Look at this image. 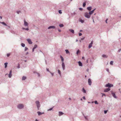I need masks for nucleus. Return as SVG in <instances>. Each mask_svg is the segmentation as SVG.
<instances>
[{"label": "nucleus", "instance_id": "obj_4", "mask_svg": "<svg viewBox=\"0 0 121 121\" xmlns=\"http://www.w3.org/2000/svg\"><path fill=\"white\" fill-rule=\"evenodd\" d=\"M113 86V85L108 83V84L106 85L105 86L106 87H111Z\"/></svg>", "mask_w": 121, "mask_h": 121}, {"label": "nucleus", "instance_id": "obj_10", "mask_svg": "<svg viewBox=\"0 0 121 121\" xmlns=\"http://www.w3.org/2000/svg\"><path fill=\"white\" fill-rule=\"evenodd\" d=\"M88 83L89 85H91V81L90 79H89L88 80Z\"/></svg>", "mask_w": 121, "mask_h": 121}, {"label": "nucleus", "instance_id": "obj_40", "mask_svg": "<svg viewBox=\"0 0 121 121\" xmlns=\"http://www.w3.org/2000/svg\"><path fill=\"white\" fill-rule=\"evenodd\" d=\"M20 12H21L20 11H17V13L18 14H19Z\"/></svg>", "mask_w": 121, "mask_h": 121}, {"label": "nucleus", "instance_id": "obj_19", "mask_svg": "<svg viewBox=\"0 0 121 121\" xmlns=\"http://www.w3.org/2000/svg\"><path fill=\"white\" fill-rule=\"evenodd\" d=\"M69 31H70L73 34L74 33V31L73 30L70 29L69 30Z\"/></svg>", "mask_w": 121, "mask_h": 121}, {"label": "nucleus", "instance_id": "obj_38", "mask_svg": "<svg viewBox=\"0 0 121 121\" xmlns=\"http://www.w3.org/2000/svg\"><path fill=\"white\" fill-rule=\"evenodd\" d=\"M17 68L18 69H19L20 68V65L19 64H18V65L17 66Z\"/></svg>", "mask_w": 121, "mask_h": 121}, {"label": "nucleus", "instance_id": "obj_27", "mask_svg": "<svg viewBox=\"0 0 121 121\" xmlns=\"http://www.w3.org/2000/svg\"><path fill=\"white\" fill-rule=\"evenodd\" d=\"M59 26L60 27H62L64 26V25L63 24H60Z\"/></svg>", "mask_w": 121, "mask_h": 121}, {"label": "nucleus", "instance_id": "obj_30", "mask_svg": "<svg viewBox=\"0 0 121 121\" xmlns=\"http://www.w3.org/2000/svg\"><path fill=\"white\" fill-rule=\"evenodd\" d=\"M37 45L36 44H35V45L34 47L33 48L34 49H35L36 48H37Z\"/></svg>", "mask_w": 121, "mask_h": 121}, {"label": "nucleus", "instance_id": "obj_32", "mask_svg": "<svg viewBox=\"0 0 121 121\" xmlns=\"http://www.w3.org/2000/svg\"><path fill=\"white\" fill-rule=\"evenodd\" d=\"M80 52V51L79 50H78L77 51L76 53L77 55H78V53H79Z\"/></svg>", "mask_w": 121, "mask_h": 121}, {"label": "nucleus", "instance_id": "obj_39", "mask_svg": "<svg viewBox=\"0 0 121 121\" xmlns=\"http://www.w3.org/2000/svg\"><path fill=\"white\" fill-rule=\"evenodd\" d=\"M59 13L60 14H61L62 13V12L61 11V10H60L59 11Z\"/></svg>", "mask_w": 121, "mask_h": 121}, {"label": "nucleus", "instance_id": "obj_8", "mask_svg": "<svg viewBox=\"0 0 121 121\" xmlns=\"http://www.w3.org/2000/svg\"><path fill=\"white\" fill-rule=\"evenodd\" d=\"M55 26H50L48 27V29H55Z\"/></svg>", "mask_w": 121, "mask_h": 121}, {"label": "nucleus", "instance_id": "obj_53", "mask_svg": "<svg viewBox=\"0 0 121 121\" xmlns=\"http://www.w3.org/2000/svg\"><path fill=\"white\" fill-rule=\"evenodd\" d=\"M84 39V38H82L81 39V40H82Z\"/></svg>", "mask_w": 121, "mask_h": 121}, {"label": "nucleus", "instance_id": "obj_49", "mask_svg": "<svg viewBox=\"0 0 121 121\" xmlns=\"http://www.w3.org/2000/svg\"><path fill=\"white\" fill-rule=\"evenodd\" d=\"M29 29L27 28H25V30H29Z\"/></svg>", "mask_w": 121, "mask_h": 121}, {"label": "nucleus", "instance_id": "obj_16", "mask_svg": "<svg viewBox=\"0 0 121 121\" xmlns=\"http://www.w3.org/2000/svg\"><path fill=\"white\" fill-rule=\"evenodd\" d=\"M60 57L61 59V60L62 61V62H64V59L63 58V57H62V56H60Z\"/></svg>", "mask_w": 121, "mask_h": 121}, {"label": "nucleus", "instance_id": "obj_43", "mask_svg": "<svg viewBox=\"0 0 121 121\" xmlns=\"http://www.w3.org/2000/svg\"><path fill=\"white\" fill-rule=\"evenodd\" d=\"M46 69H47V71L48 72H50L49 71V69H48V68H47Z\"/></svg>", "mask_w": 121, "mask_h": 121}, {"label": "nucleus", "instance_id": "obj_61", "mask_svg": "<svg viewBox=\"0 0 121 121\" xmlns=\"http://www.w3.org/2000/svg\"><path fill=\"white\" fill-rule=\"evenodd\" d=\"M51 73V74L52 75H53V73Z\"/></svg>", "mask_w": 121, "mask_h": 121}, {"label": "nucleus", "instance_id": "obj_52", "mask_svg": "<svg viewBox=\"0 0 121 121\" xmlns=\"http://www.w3.org/2000/svg\"><path fill=\"white\" fill-rule=\"evenodd\" d=\"M121 51V49H120L118 50V52H120Z\"/></svg>", "mask_w": 121, "mask_h": 121}, {"label": "nucleus", "instance_id": "obj_64", "mask_svg": "<svg viewBox=\"0 0 121 121\" xmlns=\"http://www.w3.org/2000/svg\"><path fill=\"white\" fill-rule=\"evenodd\" d=\"M88 60H86V62L87 63H88Z\"/></svg>", "mask_w": 121, "mask_h": 121}, {"label": "nucleus", "instance_id": "obj_60", "mask_svg": "<svg viewBox=\"0 0 121 121\" xmlns=\"http://www.w3.org/2000/svg\"><path fill=\"white\" fill-rule=\"evenodd\" d=\"M89 69H87V70H86V71H89Z\"/></svg>", "mask_w": 121, "mask_h": 121}, {"label": "nucleus", "instance_id": "obj_63", "mask_svg": "<svg viewBox=\"0 0 121 121\" xmlns=\"http://www.w3.org/2000/svg\"><path fill=\"white\" fill-rule=\"evenodd\" d=\"M0 18L1 19H2V17L1 16H0Z\"/></svg>", "mask_w": 121, "mask_h": 121}, {"label": "nucleus", "instance_id": "obj_44", "mask_svg": "<svg viewBox=\"0 0 121 121\" xmlns=\"http://www.w3.org/2000/svg\"><path fill=\"white\" fill-rule=\"evenodd\" d=\"M95 104H98L97 102L96 101H95Z\"/></svg>", "mask_w": 121, "mask_h": 121}, {"label": "nucleus", "instance_id": "obj_37", "mask_svg": "<svg viewBox=\"0 0 121 121\" xmlns=\"http://www.w3.org/2000/svg\"><path fill=\"white\" fill-rule=\"evenodd\" d=\"M37 107L38 108V109H39V108L40 107V104H37Z\"/></svg>", "mask_w": 121, "mask_h": 121}, {"label": "nucleus", "instance_id": "obj_45", "mask_svg": "<svg viewBox=\"0 0 121 121\" xmlns=\"http://www.w3.org/2000/svg\"><path fill=\"white\" fill-rule=\"evenodd\" d=\"M53 109V108H51L49 109L48 110V111H51Z\"/></svg>", "mask_w": 121, "mask_h": 121}, {"label": "nucleus", "instance_id": "obj_13", "mask_svg": "<svg viewBox=\"0 0 121 121\" xmlns=\"http://www.w3.org/2000/svg\"><path fill=\"white\" fill-rule=\"evenodd\" d=\"M78 63L79 65L80 66H82V64L81 61H79Z\"/></svg>", "mask_w": 121, "mask_h": 121}, {"label": "nucleus", "instance_id": "obj_54", "mask_svg": "<svg viewBox=\"0 0 121 121\" xmlns=\"http://www.w3.org/2000/svg\"><path fill=\"white\" fill-rule=\"evenodd\" d=\"M83 98L84 99H85V97H84V96L83 97Z\"/></svg>", "mask_w": 121, "mask_h": 121}, {"label": "nucleus", "instance_id": "obj_20", "mask_svg": "<svg viewBox=\"0 0 121 121\" xmlns=\"http://www.w3.org/2000/svg\"><path fill=\"white\" fill-rule=\"evenodd\" d=\"M0 23H1L2 24L4 25L5 26H7V25L4 22H0Z\"/></svg>", "mask_w": 121, "mask_h": 121}, {"label": "nucleus", "instance_id": "obj_9", "mask_svg": "<svg viewBox=\"0 0 121 121\" xmlns=\"http://www.w3.org/2000/svg\"><path fill=\"white\" fill-rule=\"evenodd\" d=\"M110 90V89L109 88H108L105 89L104 91L105 92H107L109 91Z\"/></svg>", "mask_w": 121, "mask_h": 121}, {"label": "nucleus", "instance_id": "obj_21", "mask_svg": "<svg viewBox=\"0 0 121 121\" xmlns=\"http://www.w3.org/2000/svg\"><path fill=\"white\" fill-rule=\"evenodd\" d=\"M8 64V63L7 62H6L4 63V65H5V68H6L7 67V64Z\"/></svg>", "mask_w": 121, "mask_h": 121}, {"label": "nucleus", "instance_id": "obj_23", "mask_svg": "<svg viewBox=\"0 0 121 121\" xmlns=\"http://www.w3.org/2000/svg\"><path fill=\"white\" fill-rule=\"evenodd\" d=\"M82 91L84 93H86V91L84 88H82Z\"/></svg>", "mask_w": 121, "mask_h": 121}, {"label": "nucleus", "instance_id": "obj_36", "mask_svg": "<svg viewBox=\"0 0 121 121\" xmlns=\"http://www.w3.org/2000/svg\"><path fill=\"white\" fill-rule=\"evenodd\" d=\"M58 73L60 75V74H61V72H60V70H59V69L58 70Z\"/></svg>", "mask_w": 121, "mask_h": 121}, {"label": "nucleus", "instance_id": "obj_31", "mask_svg": "<svg viewBox=\"0 0 121 121\" xmlns=\"http://www.w3.org/2000/svg\"><path fill=\"white\" fill-rule=\"evenodd\" d=\"M113 61H111L110 62V64L111 65H112L113 64Z\"/></svg>", "mask_w": 121, "mask_h": 121}, {"label": "nucleus", "instance_id": "obj_33", "mask_svg": "<svg viewBox=\"0 0 121 121\" xmlns=\"http://www.w3.org/2000/svg\"><path fill=\"white\" fill-rule=\"evenodd\" d=\"M86 5V3L85 2L83 4V7H85Z\"/></svg>", "mask_w": 121, "mask_h": 121}, {"label": "nucleus", "instance_id": "obj_50", "mask_svg": "<svg viewBox=\"0 0 121 121\" xmlns=\"http://www.w3.org/2000/svg\"><path fill=\"white\" fill-rule=\"evenodd\" d=\"M107 112V111H104V113L105 114H106Z\"/></svg>", "mask_w": 121, "mask_h": 121}, {"label": "nucleus", "instance_id": "obj_29", "mask_svg": "<svg viewBox=\"0 0 121 121\" xmlns=\"http://www.w3.org/2000/svg\"><path fill=\"white\" fill-rule=\"evenodd\" d=\"M12 70H11L9 72V73L8 74V76H11L12 75Z\"/></svg>", "mask_w": 121, "mask_h": 121}, {"label": "nucleus", "instance_id": "obj_62", "mask_svg": "<svg viewBox=\"0 0 121 121\" xmlns=\"http://www.w3.org/2000/svg\"><path fill=\"white\" fill-rule=\"evenodd\" d=\"M22 29H23V30H25V28H22Z\"/></svg>", "mask_w": 121, "mask_h": 121}, {"label": "nucleus", "instance_id": "obj_34", "mask_svg": "<svg viewBox=\"0 0 121 121\" xmlns=\"http://www.w3.org/2000/svg\"><path fill=\"white\" fill-rule=\"evenodd\" d=\"M28 49V48L27 47H25V51H26V50H27Z\"/></svg>", "mask_w": 121, "mask_h": 121}, {"label": "nucleus", "instance_id": "obj_48", "mask_svg": "<svg viewBox=\"0 0 121 121\" xmlns=\"http://www.w3.org/2000/svg\"><path fill=\"white\" fill-rule=\"evenodd\" d=\"M93 41H92L91 42V43H90V44H93Z\"/></svg>", "mask_w": 121, "mask_h": 121}, {"label": "nucleus", "instance_id": "obj_47", "mask_svg": "<svg viewBox=\"0 0 121 121\" xmlns=\"http://www.w3.org/2000/svg\"><path fill=\"white\" fill-rule=\"evenodd\" d=\"M10 54H7V56L9 57L10 56Z\"/></svg>", "mask_w": 121, "mask_h": 121}, {"label": "nucleus", "instance_id": "obj_5", "mask_svg": "<svg viewBox=\"0 0 121 121\" xmlns=\"http://www.w3.org/2000/svg\"><path fill=\"white\" fill-rule=\"evenodd\" d=\"M24 25L25 26H28V24L27 22H26V21L25 20V19L24 20Z\"/></svg>", "mask_w": 121, "mask_h": 121}, {"label": "nucleus", "instance_id": "obj_28", "mask_svg": "<svg viewBox=\"0 0 121 121\" xmlns=\"http://www.w3.org/2000/svg\"><path fill=\"white\" fill-rule=\"evenodd\" d=\"M26 78V77L24 76H23L22 78V80H24Z\"/></svg>", "mask_w": 121, "mask_h": 121}, {"label": "nucleus", "instance_id": "obj_15", "mask_svg": "<svg viewBox=\"0 0 121 121\" xmlns=\"http://www.w3.org/2000/svg\"><path fill=\"white\" fill-rule=\"evenodd\" d=\"M91 9H92V7L91 6L88 7H87V9L89 11L91 10Z\"/></svg>", "mask_w": 121, "mask_h": 121}, {"label": "nucleus", "instance_id": "obj_51", "mask_svg": "<svg viewBox=\"0 0 121 121\" xmlns=\"http://www.w3.org/2000/svg\"><path fill=\"white\" fill-rule=\"evenodd\" d=\"M34 49V48H33L32 49V52H33L34 51V49Z\"/></svg>", "mask_w": 121, "mask_h": 121}, {"label": "nucleus", "instance_id": "obj_41", "mask_svg": "<svg viewBox=\"0 0 121 121\" xmlns=\"http://www.w3.org/2000/svg\"><path fill=\"white\" fill-rule=\"evenodd\" d=\"M101 94H102V97H103V96H106V95H105L104 94H103V93H101Z\"/></svg>", "mask_w": 121, "mask_h": 121}, {"label": "nucleus", "instance_id": "obj_59", "mask_svg": "<svg viewBox=\"0 0 121 121\" xmlns=\"http://www.w3.org/2000/svg\"><path fill=\"white\" fill-rule=\"evenodd\" d=\"M84 57H82V59H84Z\"/></svg>", "mask_w": 121, "mask_h": 121}, {"label": "nucleus", "instance_id": "obj_58", "mask_svg": "<svg viewBox=\"0 0 121 121\" xmlns=\"http://www.w3.org/2000/svg\"><path fill=\"white\" fill-rule=\"evenodd\" d=\"M108 20V19H107L106 20V23H107V21Z\"/></svg>", "mask_w": 121, "mask_h": 121}, {"label": "nucleus", "instance_id": "obj_17", "mask_svg": "<svg viewBox=\"0 0 121 121\" xmlns=\"http://www.w3.org/2000/svg\"><path fill=\"white\" fill-rule=\"evenodd\" d=\"M64 114V113H63L62 112H59V116H60L61 115H63V114Z\"/></svg>", "mask_w": 121, "mask_h": 121}, {"label": "nucleus", "instance_id": "obj_46", "mask_svg": "<svg viewBox=\"0 0 121 121\" xmlns=\"http://www.w3.org/2000/svg\"><path fill=\"white\" fill-rule=\"evenodd\" d=\"M79 9L80 10L82 11V8H79Z\"/></svg>", "mask_w": 121, "mask_h": 121}, {"label": "nucleus", "instance_id": "obj_55", "mask_svg": "<svg viewBox=\"0 0 121 121\" xmlns=\"http://www.w3.org/2000/svg\"><path fill=\"white\" fill-rule=\"evenodd\" d=\"M106 70H107V71H108V72H109V69H107Z\"/></svg>", "mask_w": 121, "mask_h": 121}, {"label": "nucleus", "instance_id": "obj_11", "mask_svg": "<svg viewBox=\"0 0 121 121\" xmlns=\"http://www.w3.org/2000/svg\"><path fill=\"white\" fill-rule=\"evenodd\" d=\"M112 96H113V97H114V98H117V97L116 96V95H115V94L114 93H113V92H112Z\"/></svg>", "mask_w": 121, "mask_h": 121}, {"label": "nucleus", "instance_id": "obj_24", "mask_svg": "<svg viewBox=\"0 0 121 121\" xmlns=\"http://www.w3.org/2000/svg\"><path fill=\"white\" fill-rule=\"evenodd\" d=\"M21 45L22 47H24L25 46V44L23 43H21Z\"/></svg>", "mask_w": 121, "mask_h": 121}, {"label": "nucleus", "instance_id": "obj_57", "mask_svg": "<svg viewBox=\"0 0 121 121\" xmlns=\"http://www.w3.org/2000/svg\"><path fill=\"white\" fill-rule=\"evenodd\" d=\"M58 31L59 32H60L61 31V30L60 29H58Z\"/></svg>", "mask_w": 121, "mask_h": 121}, {"label": "nucleus", "instance_id": "obj_1", "mask_svg": "<svg viewBox=\"0 0 121 121\" xmlns=\"http://www.w3.org/2000/svg\"><path fill=\"white\" fill-rule=\"evenodd\" d=\"M84 16L88 18H90V15L87 12H86L84 14Z\"/></svg>", "mask_w": 121, "mask_h": 121}, {"label": "nucleus", "instance_id": "obj_12", "mask_svg": "<svg viewBox=\"0 0 121 121\" xmlns=\"http://www.w3.org/2000/svg\"><path fill=\"white\" fill-rule=\"evenodd\" d=\"M34 75H37V76H40L39 74L36 72H34Z\"/></svg>", "mask_w": 121, "mask_h": 121}, {"label": "nucleus", "instance_id": "obj_2", "mask_svg": "<svg viewBox=\"0 0 121 121\" xmlns=\"http://www.w3.org/2000/svg\"><path fill=\"white\" fill-rule=\"evenodd\" d=\"M24 105L22 104H19L17 106L18 108L19 109H22Z\"/></svg>", "mask_w": 121, "mask_h": 121}, {"label": "nucleus", "instance_id": "obj_26", "mask_svg": "<svg viewBox=\"0 0 121 121\" xmlns=\"http://www.w3.org/2000/svg\"><path fill=\"white\" fill-rule=\"evenodd\" d=\"M65 51L66 54H68L69 53V52L68 50L66 49L65 50Z\"/></svg>", "mask_w": 121, "mask_h": 121}, {"label": "nucleus", "instance_id": "obj_14", "mask_svg": "<svg viewBox=\"0 0 121 121\" xmlns=\"http://www.w3.org/2000/svg\"><path fill=\"white\" fill-rule=\"evenodd\" d=\"M37 113L38 114V115L39 116L41 115H42V114L44 113V112L42 113V112H38Z\"/></svg>", "mask_w": 121, "mask_h": 121}, {"label": "nucleus", "instance_id": "obj_7", "mask_svg": "<svg viewBox=\"0 0 121 121\" xmlns=\"http://www.w3.org/2000/svg\"><path fill=\"white\" fill-rule=\"evenodd\" d=\"M62 69L63 70H64L65 69V66L64 63V62H62Z\"/></svg>", "mask_w": 121, "mask_h": 121}, {"label": "nucleus", "instance_id": "obj_35", "mask_svg": "<svg viewBox=\"0 0 121 121\" xmlns=\"http://www.w3.org/2000/svg\"><path fill=\"white\" fill-rule=\"evenodd\" d=\"M36 103L37 104H37H39V102L38 101H37L36 102Z\"/></svg>", "mask_w": 121, "mask_h": 121}, {"label": "nucleus", "instance_id": "obj_56", "mask_svg": "<svg viewBox=\"0 0 121 121\" xmlns=\"http://www.w3.org/2000/svg\"><path fill=\"white\" fill-rule=\"evenodd\" d=\"M92 19H93V22L94 23H95V22H94V19H93V18L92 17Z\"/></svg>", "mask_w": 121, "mask_h": 121}, {"label": "nucleus", "instance_id": "obj_3", "mask_svg": "<svg viewBox=\"0 0 121 121\" xmlns=\"http://www.w3.org/2000/svg\"><path fill=\"white\" fill-rule=\"evenodd\" d=\"M27 41H28V42L29 44H31L32 43L31 39H26Z\"/></svg>", "mask_w": 121, "mask_h": 121}, {"label": "nucleus", "instance_id": "obj_6", "mask_svg": "<svg viewBox=\"0 0 121 121\" xmlns=\"http://www.w3.org/2000/svg\"><path fill=\"white\" fill-rule=\"evenodd\" d=\"M95 9L93 10L90 12L89 13V14L90 15L94 13Z\"/></svg>", "mask_w": 121, "mask_h": 121}, {"label": "nucleus", "instance_id": "obj_22", "mask_svg": "<svg viewBox=\"0 0 121 121\" xmlns=\"http://www.w3.org/2000/svg\"><path fill=\"white\" fill-rule=\"evenodd\" d=\"M102 56L104 58H107L108 56H106V55L103 54L102 55Z\"/></svg>", "mask_w": 121, "mask_h": 121}, {"label": "nucleus", "instance_id": "obj_25", "mask_svg": "<svg viewBox=\"0 0 121 121\" xmlns=\"http://www.w3.org/2000/svg\"><path fill=\"white\" fill-rule=\"evenodd\" d=\"M92 44H89V46H88V48H90L92 46Z\"/></svg>", "mask_w": 121, "mask_h": 121}, {"label": "nucleus", "instance_id": "obj_42", "mask_svg": "<svg viewBox=\"0 0 121 121\" xmlns=\"http://www.w3.org/2000/svg\"><path fill=\"white\" fill-rule=\"evenodd\" d=\"M82 35V34L81 33H79V36H81Z\"/></svg>", "mask_w": 121, "mask_h": 121}, {"label": "nucleus", "instance_id": "obj_18", "mask_svg": "<svg viewBox=\"0 0 121 121\" xmlns=\"http://www.w3.org/2000/svg\"><path fill=\"white\" fill-rule=\"evenodd\" d=\"M79 22H81L82 23H83L84 22V21L83 20H82L81 19H80V20H79Z\"/></svg>", "mask_w": 121, "mask_h": 121}]
</instances>
